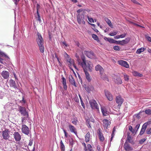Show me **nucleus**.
<instances>
[{
    "label": "nucleus",
    "instance_id": "f257e3e1",
    "mask_svg": "<svg viewBox=\"0 0 151 151\" xmlns=\"http://www.w3.org/2000/svg\"><path fill=\"white\" fill-rule=\"evenodd\" d=\"M82 62L81 63V65L84 71H91L93 67V64L89 60H86L85 57L83 56L81 57Z\"/></svg>",
    "mask_w": 151,
    "mask_h": 151
},
{
    "label": "nucleus",
    "instance_id": "f03ea898",
    "mask_svg": "<svg viewBox=\"0 0 151 151\" xmlns=\"http://www.w3.org/2000/svg\"><path fill=\"white\" fill-rule=\"evenodd\" d=\"M37 37L36 39V41L39 47L40 51L43 53L44 52V47L43 45V40L41 34L39 32L37 33Z\"/></svg>",
    "mask_w": 151,
    "mask_h": 151
},
{
    "label": "nucleus",
    "instance_id": "7ed1b4c3",
    "mask_svg": "<svg viewBox=\"0 0 151 151\" xmlns=\"http://www.w3.org/2000/svg\"><path fill=\"white\" fill-rule=\"evenodd\" d=\"M85 12H81V14H78L76 15L77 21L79 24H85L84 19H85Z\"/></svg>",
    "mask_w": 151,
    "mask_h": 151
},
{
    "label": "nucleus",
    "instance_id": "20e7f679",
    "mask_svg": "<svg viewBox=\"0 0 151 151\" xmlns=\"http://www.w3.org/2000/svg\"><path fill=\"white\" fill-rule=\"evenodd\" d=\"M89 102L91 107L92 109H96L98 110H99L98 104L95 100L93 99L89 101Z\"/></svg>",
    "mask_w": 151,
    "mask_h": 151
},
{
    "label": "nucleus",
    "instance_id": "39448f33",
    "mask_svg": "<svg viewBox=\"0 0 151 151\" xmlns=\"http://www.w3.org/2000/svg\"><path fill=\"white\" fill-rule=\"evenodd\" d=\"M115 100L116 103L118 104V107L119 108L123 103L124 100L120 96H117Z\"/></svg>",
    "mask_w": 151,
    "mask_h": 151
},
{
    "label": "nucleus",
    "instance_id": "423d86ee",
    "mask_svg": "<svg viewBox=\"0 0 151 151\" xmlns=\"http://www.w3.org/2000/svg\"><path fill=\"white\" fill-rule=\"evenodd\" d=\"M9 132L7 129H6L2 132V136L3 138L4 139H8L10 137L9 134Z\"/></svg>",
    "mask_w": 151,
    "mask_h": 151
},
{
    "label": "nucleus",
    "instance_id": "0eeeda50",
    "mask_svg": "<svg viewBox=\"0 0 151 151\" xmlns=\"http://www.w3.org/2000/svg\"><path fill=\"white\" fill-rule=\"evenodd\" d=\"M104 91L105 96L108 100L112 101L113 99V96L111 93L107 90H105Z\"/></svg>",
    "mask_w": 151,
    "mask_h": 151
},
{
    "label": "nucleus",
    "instance_id": "6e6552de",
    "mask_svg": "<svg viewBox=\"0 0 151 151\" xmlns=\"http://www.w3.org/2000/svg\"><path fill=\"white\" fill-rule=\"evenodd\" d=\"M84 53L86 56L90 58H95V55L92 51H85Z\"/></svg>",
    "mask_w": 151,
    "mask_h": 151
},
{
    "label": "nucleus",
    "instance_id": "1a4fd4ad",
    "mask_svg": "<svg viewBox=\"0 0 151 151\" xmlns=\"http://www.w3.org/2000/svg\"><path fill=\"white\" fill-rule=\"evenodd\" d=\"M22 131L23 133L26 135H28L29 133V130L28 127L25 124L22 126Z\"/></svg>",
    "mask_w": 151,
    "mask_h": 151
},
{
    "label": "nucleus",
    "instance_id": "9d476101",
    "mask_svg": "<svg viewBox=\"0 0 151 151\" xmlns=\"http://www.w3.org/2000/svg\"><path fill=\"white\" fill-rule=\"evenodd\" d=\"M118 63L126 68H128L129 67V65L126 61L123 60H118Z\"/></svg>",
    "mask_w": 151,
    "mask_h": 151
},
{
    "label": "nucleus",
    "instance_id": "9b49d317",
    "mask_svg": "<svg viewBox=\"0 0 151 151\" xmlns=\"http://www.w3.org/2000/svg\"><path fill=\"white\" fill-rule=\"evenodd\" d=\"M95 70L96 71H99L100 72V75H102L104 72V70L103 68L99 65H98L95 66Z\"/></svg>",
    "mask_w": 151,
    "mask_h": 151
},
{
    "label": "nucleus",
    "instance_id": "f8f14e48",
    "mask_svg": "<svg viewBox=\"0 0 151 151\" xmlns=\"http://www.w3.org/2000/svg\"><path fill=\"white\" fill-rule=\"evenodd\" d=\"M15 140L19 141L21 139V136L18 132H15L13 134Z\"/></svg>",
    "mask_w": 151,
    "mask_h": 151
},
{
    "label": "nucleus",
    "instance_id": "ddd939ff",
    "mask_svg": "<svg viewBox=\"0 0 151 151\" xmlns=\"http://www.w3.org/2000/svg\"><path fill=\"white\" fill-rule=\"evenodd\" d=\"M67 61L69 63V64H68V65L69 67L71 69L70 66H71L72 65H73L75 69H77V67L75 64L73 60L71 59V58H70L68 59Z\"/></svg>",
    "mask_w": 151,
    "mask_h": 151
},
{
    "label": "nucleus",
    "instance_id": "4468645a",
    "mask_svg": "<svg viewBox=\"0 0 151 151\" xmlns=\"http://www.w3.org/2000/svg\"><path fill=\"white\" fill-rule=\"evenodd\" d=\"M97 132L100 141L101 142L103 141L104 138L102 133H101V130L100 128H99L98 129Z\"/></svg>",
    "mask_w": 151,
    "mask_h": 151
},
{
    "label": "nucleus",
    "instance_id": "2eb2a0df",
    "mask_svg": "<svg viewBox=\"0 0 151 151\" xmlns=\"http://www.w3.org/2000/svg\"><path fill=\"white\" fill-rule=\"evenodd\" d=\"M147 126V123H145L143 124L139 133V135H142L144 134L146 129Z\"/></svg>",
    "mask_w": 151,
    "mask_h": 151
},
{
    "label": "nucleus",
    "instance_id": "dca6fc26",
    "mask_svg": "<svg viewBox=\"0 0 151 151\" xmlns=\"http://www.w3.org/2000/svg\"><path fill=\"white\" fill-rule=\"evenodd\" d=\"M124 148L125 150L127 151L128 150H133V148L131 147L130 146V145L127 143L126 142L124 144Z\"/></svg>",
    "mask_w": 151,
    "mask_h": 151
},
{
    "label": "nucleus",
    "instance_id": "f3484780",
    "mask_svg": "<svg viewBox=\"0 0 151 151\" xmlns=\"http://www.w3.org/2000/svg\"><path fill=\"white\" fill-rule=\"evenodd\" d=\"M9 73L6 71H3L1 73V76L4 79H7L9 76Z\"/></svg>",
    "mask_w": 151,
    "mask_h": 151
},
{
    "label": "nucleus",
    "instance_id": "a211bd4d",
    "mask_svg": "<svg viewBox=\"0 0 151 151\" xmlns=\"http://www.w3.org/2000/svg\"><path fill=\"white\" fill-rule=\"evenodd\" d=\"M130 40V38L129 37L126 38L125 40L121 41L120 45H124L128 43Z\"/></svg>",
    "mask_w": 151,
    "mask_h": 151
},
{
    "label": "nucleus",
    "instance_id": "6ab92c4d",
    "mask_svg": "<svg viewBox=\"0 0 151 151\" xmlns=\"http://www.w3.org/2000/svg\"><path fill=\"white\" fill-rule=\"evenodd\" d=\"M103 126L106 129H107L109 125H110L111 122L106 119H104L103 120Z\"/></svg>",
    "mask_w": 151,
    "mask_h": 151
},
{
    "label": "nucleus",
    "instance_id": "aec40b11",
    "mask_svg": "<svg viewBox=\"0 0 151 151\" xmlns=\"http://www.w3.org/2000/svg\"><path fill=\"white\" fill-rule=\"evenodd\" d=\"M19 111L21 114L24 116H25L27 114L25 108L20 106L19 108Z\"/></svg>",
    "mask_w": 151,
    "mask_h": 151
},
{
    "label": "nucleus",
    "instance_id": "412c9836",
    "mask_svg": "<svg viewBox=\"0 0 151 151\" xmlns=\"http://www.w3.org/2000/svg\"><path fill=\"white\" fill-rule=\"evenodd\" d=\"M9 85L11 87H13L14 88H17L15 81L12 79L9 80Z\"/></svg>",
    "mask_w": 151,
    "mask_h": 151
},
{
    "label": "nucleus",
    "instance_id": "4be33fe9",
    "mask_svg": "<svg viewBox=\"0 0 151 151\" xmlns=\"http://www.w3.org/2000/svg\"><path fill=\"white\" fill-rule=\"evenodd\" d=\"M102 113L104 116H107L109 114L106 109L104 107H101V108Z\"/></svg>",
    "mask_w": 151,
    "mask_h": 151
},
{
    "label": "nucleus",
    "instance_id": "5701e85b",
    "mask_svg": "<svg viewBox=\"0 0 151 151\" xmlns=\"http://www.w3.org/2000/svg\"><path fill=\"white\" fill-rule=\"evenodd\" d=\"M69 127L71 132L74 133L76 135L77 134V132L76 130V129L71 124H69Z\"/></svg>",
    "mask_w": 151,
    "mask_h": 151
},
{
    "label": "nucleus",
    "instance_id": "b1692460",
    "mask_svg": "<svg viewBox=\"0 0 151 151\" xmlns=\"http://www.w3.org/2000/svg\"><path fill=\"white\" fill-rule=\"evenodd\" d=\"M69 82L71 84L73 85L75 87H76L77 86L76 85L75 80L71 75L69 76Z\"/></svg>",
    "mask_w": 151,
    "mask_h": 151
},
{
    "label": "nucleus",
    "instance_id": "393cba45",
    "mask_svg": "<svg viewBox=\"0 0 151 151\" xmlns=\"http://www.w3.org/2000/svg\"><path fill=\"white\" fill-rule=\"evenodd\" d=\"M115 83L117 84H121L122 83V81L119 76H116L114 81Z\"/></svg>",
    "mask_w": 151,
    "mask_h": 151
},
{
    "label": "nucleus",
    "instance_id": "a878e982",
    "mask_svg": "<svg viewBox=\"0 0 151 151\" xmlns=\"http://www.w3.org/2000/svg\"><path fill=\"white\" fill-rule=\"evenodd\" d=\"M62 83L63 86V88L65 90H66L67 89V86L66 83V80L65 78L64 77H62Z\"/></svg>",
    "mask_w": 151,
    "mask_h": 151
},
{
    "label": "nucleus",
    "instance_id": "bb28decb",
    "mask_svg": "<svg viewBox=\"0 0 151 151\" xmlns=\"http://www.w3.org/2000/svg\"><path fill=\"white\" fill-rule=\"evenodd\" d=\"M84 72L86 79L88 81H91V78L90 76L89 73L87 72V71H85Z\"/></svg>",
    "mask_w": 151,
    "mask_h": 151
},
{
    "label": "nucleus",
    "instance_id": "cd10ccee",
    "mask_svg": "<svg viewBox=\"0 0 151 151\" xmlns=\"http://www.w3.org/2000/svg\"><path fill=\"white\" fill-rule=\"evenodd\" d=\"M90 133L88 132L86 134L85 137V141L86 142H88L90 141Z\"/></svg>",
    "mask_w": 151,
    "mask_h": 151
},
{
    "label": "nucleus",
    "instance_id": "c85d7f7f",
    "mask_svg": "<svg viewBox=\"0 0 151 151\" xmlns=\"http://www.w3.org/2000/svg\"><path fill=\"white\" fill-rule=\"evenodd\" d=\"M133 75L135 76H138L139 77H142L143 76V75L137 71H134L132 73Z\"/></svg>",
    "mask_w": 151,
    "mask_h": 151
},
{
    "label": "nucleus",
    "instance_id": "c756f323",
    "mask_svg": "<svg viewBox=\"0 0 151 151\" xmlns=\"http://www.w3.org/2000/svg\"><path fill=\"white\" fill-rule=\"evenodd\" d=\"M145 50V48L144 47H141L137 49L136 52V53L137 54H139L142 52L144 51Z\"/></svg>",
    "mask_w": 151,
    "mask_h": 151
},
{
    "label": "nucleus",
    "instance_id": "7c9ffc66",
    "mask_svg": "<svg viewBox=\"0 0 151 151\" xmlns=\"http://www.w3.org/2000/svg\"><path fill=\"white\" fill-rule=\"evenodd\" d=\"M60 148L61 151H65V147L62 140L60 142Z\"/></svg>",
    "mask_w": 151,
    "mask_h": 151
},
{
    "label": "nucleus",
    "instance_id": "2f4dec72",
    "mask_svg": "<svg viewBox=\"0 0 151 151\" xmlns=\"http://www.w3.org/2000/svg\"><path fill=\"white\" fill-rule=\"evenodd\" d=\"M105 19L109 26L111 28H113V25L109 19L107 18H106Z\"/></svg>",
    "mask_w": 151,
    "mask_h": 151
},
{
    "label": "nucleus",
    "instance_id": "473e14b6",
    "mask_svg": "<svg viewBox=\"0 0 151 151\" xmlns=\"http://www.w3.org/2000/svg\"><path fill=\"white\" fill-rule=\"evenodd\" d=\"M86 11L89 12L90 10H86L85 9H80L77 10V12L78 13V14H81V12H82L84 11L85 12Z\"/></svg>",
    "mask_w": 151,
    "mask_h": 151
},
{
    "label": "nucleus",
    "instance_id": "72a5a7b5",
    "mask_svg": "<svg viewBox=\"0 0 151 151\" xmlns=\"http://www.w3.org/2000/svg\"><path fill=\"white\" fill-rule=\"evenodd\" d=\"M130 131L132 134H134L136 133V131H135L134 129H133L132 127L131 126H129L128 127Z\"/></svg>",
    "mask_w": 151,
    "mask_h": 151
},
{
    "label": "nucleus",
    "instance_id": "f704fd0d",
    "mask_svg": "<svg viewBox=\"0 0 151 151\" xmlns=\"http://www.w3.org/2000/svg\"><path fill=\"white\" fill-rule=\"evenodd\" d=\"M37 15L36 16V18L37 20L38 21L40 22H41V20L38 12H37Z\"/></svg>",
    "mask_w": 151,
    "mask_h": 151
},
{
    "label": "nucleus",
    "instance_id": "c9c22d12",
    "mask_svg": "<svg viewBox=\"0 0 151 151\" xmlns=\"http://www.w3.org/2000/svg\"><path fill=\"white\" fill-rule=\"evenodd\" d=\"M145 114L148 115H151V110L150 109H147L145 110L144 111Z\"/></svg>",
    "mask_w": 151,
    "mask_h": 151
},
{
    "label": "nucleus",
    "instance_id": "e433bc0d",
    "mask_svg": "<svg viewBox=\"0 0 151 151\" xmlns=\"http://www.w3.org/2000/svg\"><path fill=\"white\" fill-rule=\"evenodd\" d=\"M87 17L90 22L91 23H93L94 22V21L93 19L92 18L90 17L88 15H87Z\"/></svg>",
    "mask_w": 151,
    "mask_h": 151
},
{
    "label": "nucleus",
    "instance_id": "4c0bfd02",
    "mask_svg": "<svg viewBox=\"0 0 151 151\" xmlns=\"http://www.w3.org/2000/svg\"><path fill=\"white\" fill-rule=\"evenodd\" d=\"M92 36V38L95 40H97L99 39L98 36L95 34H93Z\"/></svg>",
    "mask_w": 151,
    "mask_h": 151
},
{
    "label": "nucleus",
    "instance_id": "58836bf2",
    "mask_svg": "<svg viewBox=\"0 0 151 151\" xmlns=\"http://www.w3.org/2000/svg\"><path fill=\"white\" fill-rule=\"evenodd\" d=\"M124 78L125 81H128L129 80V76L127 75L124 74Z\"/></svg>",
    "mask_w": 151,
    "mask_h": 151
},
{
    "label": "nucleus",
    "instance_id": "ea45409f",
    "mask_svg": "<svg viewBox=\"0 0 151 151\" xmlns=\"http://www.w3.org/2000/svg\"><path fill=\"white\" fill-rule=\"evenodd\" d=\"M140 124H137V125H136L134 127V129L135 130V131H136V132L138 130V129L140 127Z\"/></svg>",
    "mask_w": 151,
    "mask_h": 151
},
{
    "label": "nucleus",
    "instance_id": "a19ab883",
    "mask_svg": "<svg viewBox=\"0 0 151 151\" xmlns=\"http://www.w3.org/2000/svg\"><path fill=\"white\" fill-rule=\"evenodd\" d=\"M146 133L147 134H150L151 133V128H147L146 130Z\"/></svg>",
    "mask_w": 151,
    "mask_h": 151
},
{
    "label": "nucleus",
    "instance_id": "79ce46f5",
    "mask_svg": "<svg viewBox=\"0 0 151 151\" xmlns=\"http://www.w3.org/2000/svg\"><path fill=\"white\" fill-rule=\"evenodd\" d=\"M108 41L110 43H114V40L113 39L109 37L108 40Z\"/></svg>",
    "mask_w": 151,
    "mask_h": 151
},
{
    "label": "nucleus",
    "instance_id": "37998d69",
    "mask_svg": "<svg viewBox=\"0 0 151 151\" xmlns=\"http://www.w3.org/2000/svg\"><path fill=\"white\" fill-rule=\"evenodd\" d=\"M131 139H132V138H131V136H128L127 137V140H126V142H127V141L131 143Z\"/></svg>",
    "mask_w": 151,
    "mask_h": 151
},
{
    "label": "nucleus",
    "instance_id": "c03bdc74",
    "mask_svg": "<svg viewBox=\"0 0 151 151\" xmlns=\"http://www.w3.org/2000/svg\"><path fill=\"white\" fill-rule=\"evenodd\" d=\"M131 1L133 3L135 4L141 5L136 0H131Z\"/></svg>",
    "mask_w": 151,
    "mask_h": 151
},
{
    "label": "nucleus",
    "instance_id": "a18cd8bd",
    "mask_svg": "<svg viewBox=\"0 0 151 151\" xmlns=\"http://www.w3.org/2000/svg\"><path fill=\"white\" fill-rule=\"evenodd\" d=\"M113 49L114 50L116 51H119L120 50V48L118 46H114L113 47Z\"/></svg>",
    "mask_w": 151,
    "mask_h": 151
},
{
    "label": "nucleus",
    "instance_id": "49530a36",
    "mask_svg": "<svg viewBox=\"0 0 151 151\" xmlns=\"http://www.w3.org/2000/svg\"><path fill=\"white\" fill-rule=\"evenodd\" d=\"M117 34V31H115L113 32L110 33L109 35L111 36H113L116 35Z\"/></svg>",
    "mask_w": 151,
    "mask_h": 151
},
{
    "label": "nucleus",
    "instance_id": "de8ad7c7",
    "mask_svg": "<svg viewBox=\"0 0 151 151\" xmlns=\"http://www.w3.org/2000/svg\"><path fill=\"white\" fill-rule=\"evenodd\" d=\"M91 146L90 144H88L87 145V148L90 151H93V150L91 149Z\"/></svg>",
    "mask_w": 151,
    "mask_h": 151
},
{
    "label": "nucleus",
    "instance_id": "09e8293b",
    "mask_svg": "<svg viewBox=\"0 0 151 151\" xmlns=\"http://www.w3.org/2000/svg\"><path fill=\"white\" fill-rule=\"evenodd\" d=\"M146 140V139L145 138H143L140 140L139 141V143L140 144H142Z\"/></svg>",
    "mask_w": 151,
    "mask_h": 151
},
{
    "label": "nucleus",
    "instance_id": "8fccbe9b",
    "mask_svg": "<svg viewBox=\"0 0 151 151\" xmlns=\"http://www.w3.org/2000/svg\"><path fill=\"white\" fill-rule=\"evenodd\" d=\"M4 96V93L2 92H0V99H2Z\"/></svg>",
    "mask_w": 151,
    "mask_h": 151
},
{
    "label": "nucleus",
    "instance_id": "3c124183",
    "mask_svg": "<svg viewBox=\"0 0 151 151\" xmlns=\"http://www.w3.org/2000/svg\"><path fill=\"white\" fill-rule=\"evenodd\" d=\"M126 33H124V34L119 35L120 38H124L126 36Z\"/></svg>",
    "mask_w": 151,
    "mask_h": 151
},
{
    "label": "nucleus",
    "instance_id": "603ef678",
    "mask_svg": "<svg viewBox=\"0 0 151 151\" xmlns=\"http://www.w3.org/2000/svg\"><path fill=\"white\" fill-rule=\"evenodd\" d=\"M132 23L133 24L136 26H138V27H142V28H144V27L142 26L141 25H140L139 24H137L136 23Z\"/></svg>",
    "mask_w": 151,
    "mask_h": 151
},
{
    "label": "nucleus",
    "instance_id": "864d4df0",
    "mask_svg": "<svg viewBox=\"0 0 151 151\" xmlns=\"http://www.w3.org/2000/svg\"><path fill=\"white\" fill-rule=\"evenodd\" d=\"M40 5L37 4V12H38V10L40 8Z\"/></svg>",
    "mask_w": 151,
    "mask_h": 151
},
{
    "label": "nucleus",
    "instance_id": "5fc2aeb1",
    "mask_svg": "<svg viewBox=\"0 0 151 151\" xmlns=\"http://www.w3.org/2000/svg\"><path fill=\"white\" fill-rule=\"evenodd\" d=\"M32 140L30 139L29 141V142L28 144L29 145L31 146L32 144Z\"/></svg>",
    "mask_w": 151,
    "mask_h": 151
},
{
    "label": "nucleus",
    "instance_id": "6e6d98bb",
    "mask_svg": "<svg viewBox=\"0 0 151 151\" xmlns=\"http://www.w3.org/2000/svg\"><path fill=\"white\" fill-rule=\"evenodd\" d=\"M120 42L121 41H117L114 40V43H116L117 44L120 45Z\"/></svg>",
    "mask_w": 151,
    "mask_h": 151
},
{
    "label": "nucleus",
    "instance_id": "4d7b16f0",
    "mask_svg": "<svg viewBox=\"0 0 151 151\" xmlns=\"http://www.w3.org/2000/svg\"><path fill=\"white\" fill-rule=\"evenodd\" d=\"M147 40L151 42V37L149 36H147L146 37Z\"/></svg>",
    "mask_w": 151,
    "mask_h": 151
},
{
    "label": "nucleus",
    "instance_id": "13d9d810",
    "mask_svg": "<svg viewBox=\"0 0 151 151\" xmlns=\"http://www.w3.org/2000/svg\"><path fill=\"white\" fill-rule=\"evenodd\" d=\"M77 61L78 63V64L80 65H81V60L79 59V58L77 59Z\"/></svg>",
    "mask_w": 151,
    "mask_h": 151
},
{
    "label": "nucleus",
    "instance_id": "bf43d9fd",
    "mask_svg": "<svg viewBox=\"0 0 151 151\" xmlns=\"http://www.w3.org/2000/svg\"><path fill=\"white\" fill-rule=\"evenodd\" d=\"M63 131L64 132V133L65 134V137H67V133L65 130L64 129H63Z\"/></svg>",
    "mask_w": 151,
    "mask_h": 151
},
{
    "label": "nucleus",
    "instance_id": "052dcab7",
    "mask_svg": "<svg viewBox=\"0 0 151 151\" xmlns=\"http://www.w3.org/2000/svg\"><path fill=\"white\" fill-rule=\"evenodd\" d=\"M136 118L137 119H139L140 118V116L139 114H137L135 115Z\"/></svg>",
    "mask_w": 151,
    "mask_h": 151
},
{
    "label": "nucleus",
    "instance_id": "680f3d73",
    "mask_svg": "<svg viewBox=\"0 0 151 151\" xmlns=\"http://www.w3.org/2000/svg\"><path fill=\"white\" fill-rule=\"evenodd\" d=\"M81 103L82 106L83 108H84L85 106H84V104L83 103V101L82 100V99H81Z\"/></svg>",
    "mask_w": 151,
    "mask_h": 151
},
{
    "label": "nucleus",
    "instance_id": "e2e57ef3",
    "mask_svg": "<svg viewBox=\"0 0 151 151\" xmlns=\"http://www.w3.org/2000/svg\"><path fill=\"white\" fill-rule=\"evenodd\" d=\"M74 100L76 102H78L79 99L78 97H75L74 99Z\"/></svg>",
    "mask_w": 151,
    "mask_h": 151
},
{
    "label": "nucleus",
    "instance_id": "0e129e2a",
    "mask_svg": "<svg viewBox=\"0 0 151 151\" xmlns=\"http://www.w3.org/2000/svg\"><path fill=\"white\" fill-rule=\"evenodd\" d=\"M114 38L115 39H118L120 38L119 35H117L114 37Z\"/></svg>",
    "mask_w": 151,
    "mask_h": 151
},
{
    "label": "nucleus",
    "instance_id": "69168bd1",
    "mask_svg": "<svg viewBox=\"0 0 151 151\" xmlns=\"http://www.w3.org/2000/svg\"><path fill=\"white\" fill-rule=\"evenodd\" d=\"M114 133H112L111 134V141H112V139H113V138L114 137Z\"/></svg>",
    "mask_w": 151,
    "mask_h": 151
},
{
    "label": "nucleus",
    "instance_id": "338daca9",
    "mask_svg": "<svg viewBox=\"0 0 151 151\" xmlns=\"http://www.w3.org/2000/svg\"><path fill=\"white\" fill-rule=\"evenodd\" d=\"M72 123L75 125H76L77 124V122L75 120L73 121L72 122Z\"/></svg>",
    "mask_w": 151,
    "mask_h": 151
},
{
    "label": "nucleus",
    "instance_id": "774afa93",
    "mask_svg": "<svg viewBox=\"0 0 151 151\" xmlns=\"http://www.w3.org/2000/svg\"><path fill=\"white\" fill-rule=\"evenodd\" d=\"M89 119L90 120V121H91V122H94V120L93 118H90Z\"/></svg>",
    "mask_w": 151,
    "mask_h": 151
}]
</instances>
